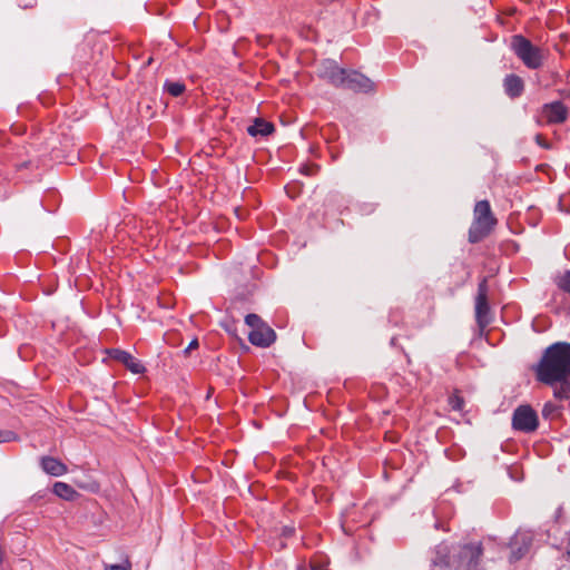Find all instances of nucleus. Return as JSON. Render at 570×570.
Here are the masks:
<instances>
[{"mask_svg": "<svg viewBox=\"0 0 570 570\" xmlns=\"http://www.w3.org/2000/svg\"><path fill=\"white\" fill-rule=\"evenodd\" d=\"M344 73L345 69H341L333 60H326L320 69V75L335 86L342 85Z\"/></svg>", "mask_w": 570, "mask_h": 570, "instance_id": "nucleus-11", "label": "nucleus"}, {"mask_svg": "<svg viewBox=\"0 0 570 570\" xmlns=\"http://www.w3.org/2000/svg\"><path fill=\"white\" fill-rule=\"evenodd\" d=\"M537 377L548 385L570 383V343L558 342L546 350L537 368Z\"/></svg>", "mask_w": 570, "mask_h": 570, "instance_id": "nucleus-1", "label": "nucleus"}, {"mask_svg": "<svg viewBox=\"0 0 570 570\" xmlns=\"http://www.w3.org/2000/svg\"><path fill=\"white\" fill-rule=\"evenodd\" d=\"M40 464L42 470L52 476H61L68 472L66 464L53 456H42Z\"/></svg>", "mask_w": 570, "mask_h": 570, "instance_id": "nucleus-13", "label": "nucleus"}, {"mask_svg": "<svg viewBox=\"0 0 570 570\" xmlns=\"http://www.w3.org/2000/svg\"><path fill=\"white\" fill-rule=\"evenodd\" d=\"M547 412H550V409H547V406L543 409V414L546 415Z\"/></svg>", "mask_w": 570, "mask_h": 570, "instance_id": "nucleus-26", "label": "nucleus"}, {"mask_svg": "<svg viewBox=\"0 0 570 570\" xmlns=\"http://www.w3.org/2000/svg\"><path fill=\"white\" fill-rule=\"evenodd\" d=\"M109 355L114 360H117L118 362L122 363L128 370H130L135 374H140L145 371L144 365L126 351L114 348L109 351Z\"/></svg>", "mask_w": 570, "mask_h": 570, "instance_id": "nucleus-10", "label": "nucleus"}, {"mask_svg": "<svg viewBox=\"0 0 570 570\" xmlns=\"http://www.w3.org/2000/svg\"><path fill=\"white\" fill-rule=\"evenodd\" d=\"M531 546V537L528 534H518L511 542L510 561L520 560L529 551Z\"/></svg>", "mask_w": 570, "mask_h": 570, "instance_id": "nucleus-12", "label": "nucleus"}, {"mask_svg": "<svg viewBox=\"0 0 570 570\" xmlns=\"http://www.w3.org/2000/svg\"><path fill=\"white\" fill-rule=\"evenodd\" d=\"M512 425L522 432H533L538 428V415L529 405H520L514 410Z\"/></svg>", "mask_w": 570, "mask_h": 570, "instance_id": "nucleus-5", "label": "nucleus"}, {"mask_svg": "<svg viewBox=\"0 0 570 570\" xmlns=\"http://www.w3.org/2000/svg\"><path fill=\"white\" fill-rule=\"evenodd\" d=\"M482 542H469L465 544V570H483L482 567Z\"/></svg>", "mask_w": 570, "mask_h": 570, "instance_id": "nucleus-8", "label": "nucleus"}, {"mask_svg": "<svg viewBox=\"0 0 570 570\" xmlns=\"http://www.w3.org/2000/svg\"><path fill=\"white\" fill-rule=\"evenodd\" d=\"M535 141H537L540 146H542V147H544V148H549V145L546 142L544 137H543L542 135H537V136H535Z\"/></svg>", "mask_w": 570, "mask_h": 570, "instance_id": "nucleus-22", "label": "nucleus"}, {"mask_svg": "<svg viewBox=\"0 0 570 570\" xmlns=\"http://www.w3.org/2000/svg\"><path fill=\"white\" fill-rule=\"evenodd\" d=\"M475 320L481 330H483L487 325H489L491 321L490 315V306L488 304V285L487 279L483 278L478 288V294L475 296Z\"/></svg>", "mask_w": 570, "mask_h": 570, "instance_id": "nucleus-4", "label": "nucleus"}, {"mask_svg": "<svg viewBox=\"0 0 570 570\" xmlns=\"http://www.w3.org/2000/svg\"><path fill=\"white\" fill-rule=\"evenodd\" d=\"M275 338L276 334L274 330L266 323L255 330H252L248 334L249 342L259 347H268Z\"/></svg>", "mask_w": 570, "mask_h": 570, "instance_id": "nucleus-9", "label": "nucleus"}, {"mask_svg": "<svg viewBox=\"0 0 570 570\" xmlns=\"http://www.w3.org/2000/svg\"><path fill=\"white\" fill-rule=\"evenodd\" d=\"M131 566L129 561H126L121 564H110L106 566L105 570H130Z\"/></svg>", "mask_w": 570, "mask_h": 570, "instance_id": "nucleus-21", "label": "nucleus"}, {"mask_svg": "<svg viewBox=\"0 0 570 570\" xmlns=\"http://www.w3.org/2000/svg\"><path fill=\"white\" fill-rule=\"evenodd\" d=\"M164 89L165 91H167L170 96L173 97H179L180 95L184 94L186 87H185V83L181 82V81H171V80H167L165 83H164Z\"/></svg>", "mask_w": 570, "mask_h": 570, "instance_id": "nucleus-17", "label": "nucleus"}, {"mask_svg": "<svg viewBox=\"0 0 570 570\" xmlns=\"http://www.w3.org/2000/svg\"><path fill=\"white\" fill-rule=\"evenodd\" d=\"M503 86L507 95L511 98L521 96L524 89L523 80L517 75L507 76Z\"/></svg>", "mask_w": 570, "mask_h": 570, "instance_id": "nucleus-14", "label": "nucleus"}, {"mask_svg": "<svg viewBox=\"0 0 570 570\" xmlns=\"http://www.w3.org/2000/svg\"><path fill=\"white\" fill-rule=\"evenodd\" d=\"M569 389H570V384H569Z\"/></svg>", "mask_w": 570, "mask_h": 570, "instance_id": "nucleus-27", "label": "nucleus"}, {"mask_svg": "<svg viewBox=\"0 0 570 570\" xmlns=\"http://www.w3.org/2000/svg\"><path fill=\"white\" fill-rule=\"evenodd\" d=\"M341 87L354 90V91H363L368 92L373 90V82L370 78L357 71H346L344 73V79L342 81Z\"/></svg>", "mask_w": 570, "mask_h": 570, "instance_id": "nucleus-7", "label": "nucleus"}, {"mask_svg": "<svg viewBox=\"0 0 570 570\" xmlns=\"http://www.w3.org/2000/svg\"><path fill=\"white\" fill-rule=\"evenodd\" d=\"M510 47L527 68L539 69L543 66L547 58L544 51L522 35L512 36Z\"/></svg>", "mask_w": 570, "mask_h": 570, "instance_id": "nucleus-3", "label": "nucleus"}, {"mask_svg": "<svg viewBox=\"0 0 570 570\" xmlns=\"http://www.w3.org/2000/svg\"><path fill=\"white\" fill-rule=\"evenodd\" d=\"M245 323L252 330H255V328L262 326L263 324H265V322H263V320L257 314H248V315H246Z\"/></svg>", "mask_w": 570, "mask_h": 570, "instance_id": "nucleus-18", "label": "nucleus"}, {"mask_svg": "<svg viewBox=\"0 0 570 570\" xmlns=\"http://www.w3.org/2000/svg\"><path fill=\"white\" fill-rule=\"evenodd\" d=\"M273 130L274 126L263 119H256L255 122L247 129L252 137L268 136Z\"/></svg>", "mask_w": 570, "mask_h": 570, "instance_id": "nucleus-15", "label": "nucleus"}, {"mask_svg": "<svg viewBox=\"0 0 570 570\" xmlns=\"http://www.w3.org/2000/svg\"><path fill=\"white\" fill-rule=\"evenodd\" d=\"M497 225L498 219L491 209L490 203L488 200L478 202L473 208L468 240L472 244L484 240L493 233Z\"/></svg>", "mask_w": 570, "mask_h": 570, "instance_id": "nucleus-2", "label": "nucleus"}, {"mask_svg": "<svg viewBox=\"0 0 570 570\" xmlns=\"http://www.w3.org/2000/svg\"><path fill=\"white\" fill-rule=\"evenodd\" d=\"M547 412H550V409H547V406L543 409V414L546 415Z\"/></svg>", "mask_w": 570, "mask_h": 570, "instance_id": "nucleus-25", "label": "nucleus"}, {"mask_svg": "<svg viewBox=\"0 0 570 570\" xmlns=\"http://www.w3.org/2000/svg\"><path fill=\"white\" fill-rule=\"evenodd\" d=\"M16 440V434L12 431L0 430V443L10 442Z\"/></svg>", "mask_w": 570, "mask_h": 570, "instance_id": "nucleus-20", "label": "nucleus"}, {"mask_svg": "<svg viewBox=\"0 0 570 570\" xmlns=\"http://www.w3.org/2000/svg\"><path fill=\"white\" fill-rule=\"evenodd\" d=\"M52 491L57 497L67 501H72L78 495L76 490L65 482H56Z\"/></svg>", "mask_w": 570, "mask_h": 570, "instance_id": "nucleus-16", "label": "nucleus"}, {"mask_svg": "<svg viewBox=\"0 0 570 570\" xmlns=\"http://www.w3.org/2000/svg\"><path fill=\"white\" fill-rule=\"evenodd\" d=\"M559 287L570 294V271L567 272L558 283Z\"/></svg>", "mask_w": 570, "mask_h": 570, "instance_id": "nucleus-19", "label": "nucleus"}, {"mask_svg": "<svg viewBox=\"0 0 570 570\" xmlns=\"http://www.w3.org/2000/svg\"><path fill=\"white\" fill-rule=\"evenodd\" d=\"M198 347V341L193 340L189 345L186 347L185 353L188 354L191 350Z\"/></svg>", "mask_w": 570, "mask_h": 570, "instance_id": "nucleus-23", "label": "nucleus"}, {"mask_svg": "<svg viewBox=\"0 0 570 570\" xmlns=\"http://www.w3.org/2000/svg\"><path fill=\"white\" fill-rule=\"evenodd\" d=\"M312 570H327L326 568L322 567L321 564L313 562L312 563Z\"/></svg>", "mask_w": 570, "mask_h": 570, "instance_id": "nucleus-24", "label": "nucleus"}, {"mask_svg": "<svg viewBox=\"0 0 570 570\" xmlns=\"http://www.w3.org/2000/svg\"><path fill=\"white\" fill-rule=\"evenodd\" d=\"M541 116L549 125L563 124L568 118V108L560 101L546 104L541 108Z\"/></svg>", "mask_w": 570, "mask_h": 570, "instance_id": "nucleus-6", "label": "nucleus"}]
</instances>
